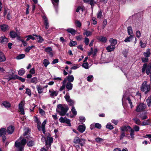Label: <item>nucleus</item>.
<instances>
[{"instance_id":"7ed1b4c3","label":"nucleus","mask_w":151,"mask_h":151,"mask_svg":"<svg viewBox=\"0 0 151 151\" xmlns=\"http://www.w3.org/2000/svg\"><path fill=\"white\" fill-rule=\"evenodd\" d=\"M150 86L149 85L147 84V82L145 81L143 82L141 87V90L144 92L145 93H148L150 90Z\"/></svg>"},{"instance_id":"3c124183","label":"nucleus","mask_w":151,"mask_h":151,"mask_svg":"<svg viewBox=\"0 0 151 151\" xmlns=\"http://www.w3.org/2000/svg\"><path fill=\"white\" fill-rule=\"evenodd\" d=\"M64 97L67 102L71 100L68 94H66Z\"/></svg>"},{"instance_id":"39448f33","label":"nucleus","mask_w":151,"mask_h":151,"mask_svg":"<svg viewBox=\"0 0 151 151\" xmlns=\"http://www.w3.org/2000/svg\"><path fill=\"white\" fill-rule=\"evenodd\" d=\"M146 105L142 103H140L138 105L136 108V111L137 112H139L143 111L146 108Z\"/></svg>"},{"instance_id":"1a4fd4ad","label":"nucleus","mask_w":151,"mask_h":151,"mask_svg":"<svg viewBox=\"0 0 151 151\" xmlns=\"http://www.w3.org/2000/svg\"><path fill=\"white\" fill-rule=\"evenodd\" d=\"M9 42L8 39L5 36H3L0 37V43L4 45L6 44Z\"/></svg>"},{"instance_id":"4c0bfd02","label":"nucleus","mask_w":151,"mask_h":151,"mask_svg":"<svg viewBox=\"0 0 151 151\" xmlns=\"http://www.w3.org/2000/svg\"><path fill=\"white\" fill-rule=\"evenodd\" d=\"M25 57V54H20L19 55H18L16 57V59H17V60H20V59H22L24 58Z\"/></svg>"},{"instance_id":"4468645a","label":"nucleus","mask_w":151,"mask_h":151,"mask_svg":"<svg viewBox=\"0 0 151 151\" xmlns=\"http://www.w3.org/2000/svg\"><path fill=\"white\" fill-rule=\"evenodd\" d=\"M86 127L85 125L83 124L82 125H79L78 127V130L81 133L83 132L85 130Z\"/></svg>"},{"instance_id":"dca6fc26","label":"nucleus","mask_w":151,"mask_h":151,"mask_svg":"<svg viewBox=\"0 0 151 151\" xmlns=\"http://www.w3.org/2000/svg\"><path fill=\"white\" fill-rule=\"evenodd\" d=\"M96 38L98 40H99L100 41L103 42H106L107 40V39L106 38V37L102 36H97L96 37Z\"/></svg>"},{"instance_id":"f03ea898","label":"nucleus","mask_w":151,"mask_h":151,"mask_svg":"<svg viewBox=\"0 0 151 151\" xmlns=\"http://www.w3.org/2000/svg\"><path fill=\"white\" fill-rule=\"evenodd\" d=\"M69 109L67 106L60 104L58 105L56 111L61 116L65 115Z\"/></svg>"},{"instance_id":"052dcab7","label":"nucleus","mask_w":151,"mask_h":151,"mask_svg":"<svg viewBox=\"0 0 151 151\" xmlns=\"http://www.w3.org/2000/svg\"><path fill=\"white\" fill-rule=\"evenodd\" d=\"M89 42V40L87 37H86L85 38L84 42L86 45H88Z\"/></svg>"},{"instance_id":"58836bf2","label":"nucleus","mask_w":151,"mask_h":151,"mask_svg":"<svg viewBox=\"0 0 151 151\" xmlns=\"http://www.w3.org/2000/svg\"><path fill=\"white\" fill-rule=\"evenodd\" d=\"M106 128L110 130H111L114 128L113 126L111 125L110 123H108L106 126Z\"/></svg>"},{"instance_id":"c85d7f7f","label":"nucleus","mask_w":151,"mask_h":151,"mask_svg":"<svg viewBox=\"0 0 151 151\" xmlns=\"http://www.w3.org/2000/svg\"><path fill=\"white\" fill-rule=\"evenodd\" d=\"M67 79L68 82H72L74 81V77L72 75H68L67 77Z\"/></svg>"},{"instance_id":"bb28decb","label":"nucleus","mask_w":151,"mask_h":151,"mask_svg":"<svg viewBox=\"0 0 151 151\" xmlns=\"http://www.w3.org/2000/svg\"><path fill=\"white\" fill-rule=\"evenodd\" d=\"M129 37H127L124 40L126 42H129L131 41L134 38L133 35H129Z\"/></svg>"},{"instance_id":"72a5a7b5","label":"nucleus","mask_w":151,"mask_h":151,"mask_svg":"<svg viewBox=\"0 0 151 151\" xmlns=\"http://www.w3.org/2000/svg\"><path fill=\"white\" fill-rule=\"evenodd\" d=\"M37 81L38 80L37 78L34 77L30 79L29 83L36 84L37 83Z\"/></svg>"},{"instance_id":"09e8293b","label":"nucleus","mask_w":151,"mask_h":151,"mask_svg":"<svg viewBox=\"0 0 151 151\" xmlns=\"http://www.w3.org/2000/svg\"><path fill=\"white\" fill-rule=\"evenodd\" d=\"M52 49L51 47H48L45 49V51L47 53L52 51Z\"/></svg>"},{"instance_id":"680f3d73","label":"nucleus","mask_w":151,"mask_h":151,"mask_svg":"<svg viewBox=\"0 0 151 151\" xmlns=\"http://www.w3.org/2000/svg\"><path fill=\"white\" fill-rule=\"evenodd\" d=\"M26 93L29 96H31V90L29 88H27Z\"/></svg>"},{"instance_id":"473e14b6","label":"nucleus","mask_w":151,"mask_h":151,"mask_svg":"<svg viewBox=\"0 0 151 151\" xmlns=\"http://www.w3.org/2000/svg\"><path fill=\"white\" fill-rule=\"evenodd\" d=\"M43 63L45 67L46 68L47 65L50 64L49 60L47 59H45L43 60Z\"/></svg>"},{"instance_id":"4d7b16f0","label":"nucleus","mask_w":151,"mask_h":151,"mask_svg":"<svg viewBox=\"0 0 151 151\" xmlns=\"http://www.w3.org/2000/svg\"><path fill=\"white\" fill-rule=\"evenodd\" d=\"M11 17V13L10 11L7 12V19L8 20H10Z\"/></svg>"},{"instance_id":"bf43d9fd","label":"nucleus","mask_w":151,"mask_h":151,"mask_svg":"<svg viewBox=\"0 0 151 151\" xmlns=\"http://www.w3.org/2000/svg\"><path fill=\"white\" fill-rule=\"evenodd\" d=\"M37 39L38 42H42L44 40L43 38L40 36H37Z\"/></svg>"},{"instance_id":"393cba45","label":"nucleus","mask_w":151,"mask_h":151,"mask_svg":"<svg viewBox=\"0 0 151 151\" xmlns=\"http://www.w3.org/2000/svg\"><path fill=\"white\" fill-rule=\"evenodd\" d=\"M66 81L67 79L66 78H65L62 82V86L60 87L59 89L60 91H61L65 88V83H66Z\"/></svg>"},{"instance_id":"b1692460","label":"nucleus","mask_w":151,"mask_h":151,"mask_svg":"<svg viewBox=\"0 0 151 151\" xmlns=\"http://www.w3.org/2000/svg\"><path fill=\"white\" fill-rule=\"evenodd\" d=\"M6 58L3 53L0 51V62L4 61L6 60Z\"/></svg>"},{"instance_id":"2f4dec72","label":"nucleus","mask_w":151,"mask_h":151,"mask_svg":"<svg viewBox=\"0 0 151 151\" xmlns=\"http://www.w3.org/2000/svg\"><path fill=\"white\" fill-rule=\"evenodd\" d=\"M110 45L115 46V45L117 44V41L116 40L113 38H111L109 40Z\"/></svg>"},{"instance_id":"69168bd1","label":"nucleus","mask_w":151,"mask_h":151,"mask_svg":"<svg viewBox=\"0 0 151 151\" xmlns=\"http://www.w3.org/2000/svg\"><path fill=\"white\" fill-rule=\"evenodd\" d=\"M85 121V118L83 116H81L79 117V121L81 122H84Z\"/></svg>"},{"instance_id":"c03bdc74","label":"nucleus","mask_w":151,"mask_h":151,"mask_svg":"<svg viewBox=\"0 0 151 151\" xmlns=\"http://www.w3.org/2000/svg\"><path fill=\"white\" fill-rule=\"evenodd\" d=\"M35 46L33 45H32L31 46H29L27 47L25 50V52H29V50L32 49Z\"/></svg>"},{"instance_id":"79ce46f5","label":"nucleus","mask_w":151,"mask_h":151,"mask_svg":"<svg viewBox=\"0 0 151 151\" xmlns=\"http://www.w3.org/2000/svg\"><path fill=\"white\" fill-rule=\"evenodd\" d=\"M147 102L149 106H151V95L147 99Z\"/></svg>"},{"instance_id":"6e6552de","label":"nucleus","mask_w":151,"mask_h":151,"mask_svg":"<svg viewBox=\"0 0 151 151\" xmlns=\"http://www.w3.org/2000/svg\"><path fill=\"white\" fill-rule=\"evenodd\" d=\"M42 17L44 21L45 28L47 29L49 27L48 19L45 15L42 16Z\"/></svg>"},{"instance_id":"6ab92c4d","label":"nucleus","mask_w":151,"mask_h":151,"mask_svg":"<svg viewBox=\"0 0 151 151\" xmlns=\"http://www.w3.org/2000/svg\"><path fill=\"white\" fill-rule=\"evenodd\" d=\"M115 48V46L110 45L106 47V49L108 52L114 51Z\"/></svg>"},{"instance_id":"f3484780","label":"nucleus","mask_w":151,"mask_h":151,"mask_svg":"<svg viewBox=\"0 0 151 151\" xmlns=\"http://www.w3.org/2000/svg\"><path fill=\"white\" fill-rule=\"evenodd\" d=\"M73 86V85L71 83L68 82L66 84L65 83V87L68 91L72 89Z\"/></svg>"},{"instance_id":"49530a36","label":"nucleus","mask_w":151,"mask_h":151,"mask_svg":"<svg viewBox=\"0 0 151 151\" xmlns=\"http://www.w3.org/2000/svg\"><path fill=\"white\" fill-rule=\"evenodd\" d=\"M71 111H72L73 114L74 115V116H76L77 114V112L75 109V107L74 106H73L71 110Z\"/></svg>"},{"instance_id":"5701e85b","label":"nucleus","mask_w":151,"mask_h":151,"mask_svg":"<svg viewBox=\"0 0 151 151\" xmlns=\"http://www.w3.org/2000/svg\"><path fill=\"white\" fill-rule=\"evenodd\" d=\"M83 1L86 3L89 4L91 6H93L96 3L94 0H83Z\"/></svg>"},{"instance_id":"9b49d317","label":"nucleus","mask_w":151,"mask_h":151,"mask_svg":"<svg viewBox=\"0 0 151 151\" xmlns=\"http://www.w3.org/2000/svg\"><path fill=\"white\" fill-rule=\"evenodd\" d=\"M50 96L52 98L56 96L58 94V91H54L53 89H51L49 90Z\"/></svg>"},{"instance_id":"e433bc0d","label":"nucleus","mask_w":151,"mask_h":151,"mask_svg":"<svg viewBox=\"0 0 151 151\" xmlns=\"http://www.w3.org/2000/svg\"><path fill=\"white\" fill-rule=\"evenodd\" d=\"M133 120L135 123L138 125H140L141 124V122L140 120L137 118H135L133 119Z\"/></svg>"},{"instance_id":"20e7f679","label":"nucleus","mask_w":151,"mask_h":151,"mask_svg":"<svg viewBox=\"0 0 151 151\" xmlns=\"http://www.w3.org/2000/svg\"><path fill=\"white\" fill-rule=\"evenodd\" d=\"M86 140L83 139H79L78 137H76L73 140V142L75 144H79L81 146L85 144Z\"/></svg>"},{"instance_id":"5fc2aeb1","label":"nucleus","mask_w":151,"mask_h":151,"mask_svg":"<svg viewBox=\"0 0 151 151\" xmlns=\"http://www.w3.org/2000/svg\"><path fill=\"white\" fill-rule=\"evenodd\" d=\"M82 66L86 69L89 68L88 64L87 63H84L82 65Z\"/></svg>"},{"instance_id":"2eb2a0df","label":"nucleus","mask_w":151,"mask_h":151,"mask_svg":"<svg viewBox=\"0 0 151 151\" xmlns=\"http://www.w3.org/2000/svg\"><path fill=\"white\" fill-rule=\"evenodd\" d=\"M131 127L129 126H124L121 127V130L122 132H127L130 129H131Z\"/></svg>"},{"instance_id":"cd10ccee","label":"nucleus","mask_w":151,"mask_h":151,"mask_svg":"<svg viewBox=\"0 0 151 151\" xmlns=\"http://www.w3.org/2000/svg\"><path fill=\"white\" fill-rule=\"evenodd\" d=\"M127 29L128 34L129 35H133V31L132 27L131 26L128 27L127 28Z\"/></svg>"},{"instance_id":"de8ad7c7","label":"nucleus","mask_w":151,"mask_h":151,"mask_svg":"<svg viewBox=\"0 0 151 151\" xmlns=\"http://www.w3.org/2000/svg\"><path fill=\"white\" fill-rule=\"evenodd\" d=\"M75 24L76 26L78 27H81V22L78 20L75 21Z\"/></svg>"},{"instance_id":"ea45409f","label":"nucleus","mask_w":151,"mask_h":151,"mask_svg":"<svg viewBox=\"0 0 151 151\" xmlns=\"http://www.w3.org/2000/svg\"><path fill=\"white\" fill-rule=\"evenodd\" d=\"M59 0H52V3L55 7H57L58 5Z\"/></svg>"},{"instance_id":"412c9836","label":"nucleus","mask_w":151,"mask_h":151,"mask_svg":"<svg viewBox=\"0 0 151 151\" xmlns=\"http://www.w3.org/2000/svg\"><path fill=\"white\" fill-rule=\"evenodd\" d=\"M133 99V97L131 96H129L127 98V99L128 101V103L130 105L131 108H132L133 107V106L132 105V101Z\"/></svg>"},{"instance_id":"4be33fe9","label":"nucleus","mask_w":151,"mask_h":151,"mask_svg":"<svg viewBox=\"0 0 151 151\" xmlns=\"http://www.w3.org/2000/svg\"><path fill=\"white\" fill-rule=\"evenodd\" d=\"M66 31L69 33H71L72 35H74L76 31L73 28H69L66 29Z\"/></svg>"},{"instance_id":"8fccbe9b","label":"nucleus","mask_w":151,"mask_h":151,"mask_svg":"<svg viewBox=\"0 0 151 151\" xmlns=\"http://www.w3.org/2000/svg\"><path fill=\"white\" fill-rule=\"evenodd\" d=\"M15 77V78H17L20 80L22 82H24L25 81V79L21 77L15 75L14 76Z\"/></svg>"},{"instance_id":"e2e57ef3","label":"nucleus","mask_w":151,"mask_h":151,"mask_svg":"<svg viewBox=\"0 0 151 151\" xmlns=\"http://www.w3.org/2000/svg\"><path fill=\"white\" fill-rule=\"evenodd\" d=\"M133 128L134 130L136 132H138L139 131V127L138 126L135 125L133 127Z\"/></svg>"},{"instance_id":"ddd939ff","label":"nucleus","mask_w":151,"mask_h":151,"mask_svg":"<svg viewBox=\"0 0 151 151\" xmlns=\"http://www.w3.org/2000/svg\"><path fill=\"white\" fill-rule=\"evenodd\" d=\"M0 28L2 31L5 32L9 30V26L8 25L5 24H2L0 25Z\"/></svg>"},{"instance_id":"423d86ee","label":"nucleus","mask_w":151,"mask_h":151,"mask_svg":"<svg viewBox=\"0 0 151 151\" xmlns=\"http://www.w3.org/2000/svg\"><path fill=\"white\" fill-rule=\"evenodd\" d=\"M59 121L61 123H66L69 126H71L70 120L65 118H63L61 117L59 119Z\"/></svg>"},{"instance_id":"a878e982","label":"nucleus","mask_w":151,"mask_h":151,"mask_svg":"<svg viewBox=\"0 0 151 151\" xmlns=\"http://www.w3.org/2000/svg\"><path fill=\"white\" fill-rule=\"evenodd\" d=\"M150 49H147L146 50V52L143 53L145 57L148 58L150 56Z\"/></svg>"},{"instance_id":"f257e3e1","label":"nucleus","mask_w":151,"mask_h":151,"mask_svg":"<svg viewBox=\"0 0 151 151\" xmlns=\"http://www.w3.org/2000/svg\"><path fill=\"white\" fill-rule=\"evenodd\" d=\"M26 142V139L24 138L22 139L21 137L16 141L14 145L17 148V151H23L24 148V146Z\"/></svg>"},{"instance_id":"338daca9","label":"nucleus","mask_w":151,"mask_h":151,"mask_svg":"<svg viewBox=\"0 0 151 151\" xmlns=\"http://www.w3.org/2000/svg\"><path fill=\"white\" fill-rule=\"evenodd\" d=\"M97 52H98V50L96 48H95V49H94V50L92 52V53H93L92 55H93V57H94L96 55V54L97 53Z\"/></svg>"},{"instance_id":"a18cd8bd","label":"nucleus","mask_w":151,"mask_h":151,"mask_svg":"<svg viewBox=\"0 0 151 151\" xmlns=\"http://www.w3.org/2000/svg\"><path fill=\"white\" fill-rule=\"evenodd\" d=\"M102 12L101 11H99L97 14V18L99 19H101L102 17Z\"/></svg>"},{"instance_id":"aec40b11","label":"nucleus","mask_w":151,"mask_h":151,"mask_svg":"<svg viewBox=\"0 0 151 151\" xmlns=\"http://www.w3.org/2000/svg\"><path fill=\"white\" fill-rule=\"evenodd\" d=\"M6 134V129L4 128L0 129V136H4Z\"/></svg>"},{"instance_id":"c756f323","label":"nucleus","mask_w":151,"mask_h":151,"mask_svg":"<svg viewBox=\"0 0 151 151\" xmlns=\"http://www.w3.org/2000/svg\"><path fill=\"white\" fill-rule=\"evenodd\" d=\"M9 35L10 37L12 38H15L17 35V33L13 31H12L10 32Z\"/></svg>"},{"instance_id":"f8f14e48","label":"nucleus","mask_w":151,"mask_h":151,"mask_svg":"<svg viewBox=\"0 0 151 151\" xmlns=\"http://www.w3.org/2000/svg\"><path fill=\"white\" fill-rule=\"evenodd\" d=\"M24 106V103L23 101H22L19 104V109L20 111L22 114H24L23 107Z\"/></svg>"},{"instance_id":"0eeeda50","label":"nucleus","mask_w":151,"mask_h":151,"mask_svg":"<svg viewBox=\"0 0 151 151\" xmlns=\"http://www.w3.org/2000/svg\"><path fill=\"white\" fill-rule=\"evenodd\" d=\"M28 139V142L27 145L29 147H31L33 146L35 144L34 140L32 138L29 136H27L26 137Z\"/></svg>"},{"instance_id":"774afa93","label":"nucleus","mask_w":151,"mask_h":151,"mask_svg":"<svg viewBox=\"0 0 151 151\" xmlns=\"http://www.w3.org/2000/svg\"><path fill=\"white\" fill-rule=\"evenodd\" d=\"M39 111L40 113L42 115H44L45 114V111L41 109H39Z\"/></svg>"},{"instance_id":"a211bd4d","label":"nucleus","mask_w":151,"mask_h":151,"mask_svg":"<svg viewBox=\"0 0 151 151\" xmlns=\"http://www.w3.org/2000/svg\"><path fill=\"white\" fill-rule=\"evenodd\" d=\"M47 140L46 142V144L47 145H49L50 146L53 142V138L50 137H47Z\"/></svg>"},{"instance_id":"7c9ffc66","label":"nucleus","mask_w":151,"mask_h":151,"mask_svg":"<svg viewBox=\"0 0 151 151\" xmlns=\"http://www.w3.org/2000/svg\"><path fill=\"white\" fill-rule=\"evenodd\" d=\"M83 35H86L87 37L90 36L92 35V32L86 30L83 33Z\"/></svg>"},{"instance_id":"864d4df0","label":"nucleus","mask_w":151,"mask_h":151,"mask_svg":"<svg viewBox=\"0 0 151 151\" xmlns=\"http://www.w3.org/2000/svg\"><path fill=\"white\" fill-rule=\"evenodd\" d=\"M136 36L138 38H139L141 35V33L139 30L136 31L135 33Z\"/></svg>"},{"instance_id":"37998d69","label":"nucleus","mask_w":151,"mask_h":151,"mask_svg":"<svg viewBox=\"0 0 151 151\" xmlns=\"http://www.w3.org/2000/svg\"><path fill=\"white\" fill-rule=\"evenodd\" d=\"M150 124V122L148 120H146L143 121L141 124L142 126L147 125H149Z\"/></svg>"},{"instance_id":"603ef678","label":"nucleus","mask_w":151,"mask_h":151,"mask_svg":"<svg viewBox=\"0 0 151 151\" xmlns=\"http://www.w3.org/2000/svg\"><path fill=\"white\" fill-rule=\"evenodd\" d=\"M147 66V64L146 63H145L144 64L142 69V73L145 72Z\"/></svg>"},{"instance_id":"13d9d810","label":"nucleus","mask_w":151,"mask_h":151,"mask_svg":"<svg viewBox=\"0 0 151 151\" xmlns=\"http://www.w3.org/2000/svg\"><path fill=\"white\" fill-rule=\"evenodd\" d=\"M129 129L130 130V135L132 138H133L134 135V130L132 128Z\"/></svg>"},{"instance_id":"6e6d98bb","label":"nucleus","mask_w":151,"mask_h":151,"mask_svg":"<svg viewBox=\"0 0 151 151\" xmlns=\"http://www.w3.org/2000/svg\"><path fill=\"white\" fill-rule=\"evenodd\" d=\"M77 44V42L74 41H71L69 44V45L70 47H72L76 45Z\"/></svg>"},{"instance_id":"f704fd0d","label":"nucleus","mask_w":151,"mask_h":151,"mask_svg":"<svg viewBox=\"0 0 151 151\" xmlns=\"http://www.w3.org/2000/svg\"><path fill=\"white\" fill-rule=\"evenodd\" d=\"M37 88L39 93H42L43 88H42L40 86H37Z\"/></svg>"},{"instance_id":"0e129e2a","label":"nucleus","mask_w":151,"mask_h":151,"mask_svg":"<svg viewBox=\"0 0 151 151\" xmlns=\"http://www.w3.org/2000/svg\"><path fill=\"white\" fill-rule=\"evenodd\" d=\"M95 127L96 128L100 129L101 128V126L100 124L98 123H96L95 124Z\"/></svg>"},{"instance_id":"9d476101","label":"nucleus","mask_w":151,"mask_h":151,"mask_svg":"<svg viewBox=\"0 0 151 151\" xmlns=\"http://www.w3.org/2000/svg\"><path fill=\"white\" fill-rule=\"evenodd\" d=\"M14 130V127L13 126L10 125L6 129V133L9 134H12Z\"/></svg>"},{"instance_id":"c9c22d12","label":"nucleus","mask_w":151,"mask_h":151,"mask_svg":"<svg viewBox=\"0 0 151 151\" xmlns=\"http://www.w3.org/2000/svg\"><path fill=\"white\" fill-rule=\"evenodd\" d=\"M3 105L6 108H9L10 107V103L6 101H4L3 103Z\"/></svg>"},{"instance_id":"a19ab883","label":"nucleus","mask_w":151,"mask_h":151,"mask_svg":"<svg viewBox=\"0 0 151 151\" xmlns=\"http://www.w3.org/2000/svg\"><path fill=\"white\" fill-rule=\"evenodd\" d=\"M25 71L23 68L21 69L18 71V74L20 76L23 75L25 73Z\"/></svg>"}]
</instances>
